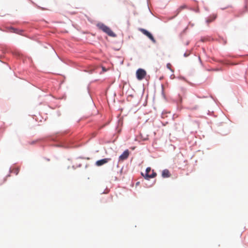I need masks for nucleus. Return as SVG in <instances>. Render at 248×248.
Returning a JSON list of instances; mask_svg holds the SVG:
<instances>
[{
    "instance_id": "nucleus-3",
    "label": "nucleus",
    "mask_w": 248,
    "mask_h": 248,
    "mask_svg": "<svg viewBox=\"0 0 248 248\" xmlns=\"http://www.w3.org/2000/svg\"><path fill=\"white\" fill-rule=\"evenodd\" d=\"M146 75V71L142 69H139L136 72V77L139 80L143 79Z\"/></svg>"
},
{
    "instance_id": "nucleus-11",
    "label": "nucleus",
    "mask_w": 248,
    "mask_h": 248,
    "mask_svg": "<svg viewBox=\"0 0 248 248\" xmlns=\"http://www.w3.org/2000/svg\"><path fill=\"white\" fill-rule=\"evenodd\" d=\"M167 66L168 68L170 69L171 64L170 63H168L167 65Z\"/></svg>"
},
{
    "instance_id": "nucleus-7",
    "label": "nucleus",
    "mask_w": 248,
    "mask_h": 248,
    "mask_svg": "<svg viewBox=\"0 0 248 248\" xmlns=\"http://www.w3.org/2000/svg\"><path fill=\"white\" fill-rule=\"evenodd\" d=\"M170 171L168 170H164L162 172V176L164 178H167L170 176Z\"/></svg>"
},
{
    "instance_id": "nucleus-4",
    "label": "nucleus",
    "mask_w": 248,
    "mask_h": 248,
    "mask_svg": "<svg viewBox=\"0 0 248 248\" xmlns=\"http://www.w3.org/2000/svg\"><path fill=\"white\" fill-rule=\"evenodd\" d=\"M139 31H141L143 34L147 36L154 43L156 42V41L152 34L148 31L142 28L140 29Z\"/></svg>"
},
{
    "instance_id": "nucleus-12",
    "label": "nucleus",
    "mask_w": 248,
    "mask_h": 248,
    "mask_svg": "<svg viewBox=\"0 0 248 248\" xmlns=\"http://www.w3.org/2000/svg\"><path fill=\"white\" fill-rule=\"evenodd\" d=\"M188 55V54H186V53H185V54H184V56H185V57H187Z\"/></svg>"
},
{
    "instance_id": "nucleus-10",
    "label": "nucleus",
    "mask_w": 248,
    "mask_h": 248,
    "mask_svg": "<svg viewBox=\"0 0 248 248\" xmlns=\"http://www.w3.org/2000/svg\"><path fill=\"white\" fill-rule=\"evenodd\" d=\"M187 8V6L186 5H182L177 10V14L178 13H179L182 10L184 9H186Z\"/></svg>"
},
{
    "instance_id": "nucleus-6",
    "label": "nucleus",
    "mask_w": 248,
    "mask_h": 248,
    "mask_svg": "<svg viewBox=\"0 0 248 248\" xmlns=\"http://www.w3.org/2000/svg\"><path fill=\"white\" fill-rule=\"evenodd\" d=\"M129 155V152L128 150L124 152V153L119 156V161H123L126 159Z\"/></svg>"
},
{
    "instance_id": "nucleus-9",
    "label": "nucleus",
    "mask_w": 248,
    "mask_h": 248,
    "mask_svg": "<svg viewBox=\"0 0 248 248\" xmlns=\"http://www.w3.org/2000/svg\"><path fill=\"white\" fill-rule=\"evenodd\" d=\"M19 172V168H14L10 170V172L17 175Z\"/></svg>"
},
{
    "instance_id": "nucleus-5",
    "label": "nucleus",
    "mask_w": 248,
    "mask_h": 248,
    "mask_svg": "<svg viewBox=\"0 0 248 248\" xmlns=\"http://www.w3.org/2000/svg\"><path fill=\"white\" fill-rule=\"evenodd\" d=\"M111 159L110 158H106L101 160H99L95 162V165L97 166H101L102 165H104L105 164L107 163Z\"/></svg>"
},
{
    "instance_id": "nucleus-2",
    "label": "nucleus",
    "mask_w": 248,
    "mask_h": 248,
    "mask_svg": "<svg viewBox=\"0 0 248 248\" xmlns=\"http://www.w3.org/2000/svg\"><path fill=\"white\" fill-rule=\"evenodd\" d=\"M151 168L148 167L146 169L145 175H143V173H142V175L147 180H149V179L154 178L156 176V172H154V170H152V173L151 175H150V172L151 171Z\"/></svg>"
},
{
    "instance_id": "nucleus-8",
    "label": "nucleus",
    "mask_w": 248,
    "mask_h": 248,
    "mask_svg": "<svg viewBox=\"0 0 248 248\" xmlns=\"http://www.w3.org/2000/svg\"><path fill=\"white\" fill-rule=\"evenodd\" d=\"M217 17V15L214 14L211 16L206 20V22L209 23L214 20Z\"/></svg>"
},
{
    "instance_id": "nucleus-1",
    "label": "nucleus",
    "mask_w": 248,
    "mask_h": 248,
    "mask_svg": "<svg viewBox=\"0 0 248 248\" xmlns=\"http://www.w3.org/2000/svg\"><path fill=\"white\" fill-rule=\"evenodd\" d=\"M96 26L99 30L107 34L108 36L111 37L116 36V34L111 31V30L104 24L102 23H98L97 24Z\"/></svg>"
}]
</instances>
